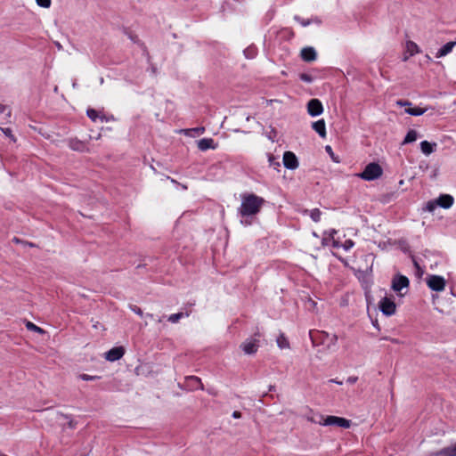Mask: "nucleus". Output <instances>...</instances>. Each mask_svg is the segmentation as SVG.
Masks as SVG:
<instances>
[{
	"label": "nucleus",
	"instance_id": "obj_27",
	"mask_svg": "<svg viewBox=\"0 0 456 456\" xmlns=\"http://www.w3.org/2000/svg\"><path fill=\"white\" fill-rule=\"evenodd\" d=\"M406 47L411 55H414L415 53H419V47L417 44L412 41H408Z\"/></svg>",
	"mask_w": 456,
	"mask_h": 456
},
{
	"label": "nucleus",
	"instance_id": "obj_22",
	"mask_svg": "<svg viewBox=\"0 0 456 456\" xmlns=\"http://www.w3.org/2000/svg\"><path fill=\"white\" fill-rule=\"evenodd\" d=\"M304 212L309 214L311 219L315 223L321 220L322 212L319 208H314L312 210L305 209Z\"/></svg>",
	"mask_w": 456,
	"mask_h": 456
},
{
	"label": "nucleus",
	"instance_id": "obj_19",
	"mask_svg": "<svg viewBox=\"0 0 456 456\" xmlns=\"http://www.w3.org/2000/svg\"><path fill=\"white\" fill-rule=\"evenodd\" d=\"M427 111V109L420 107H410L405 109V112L411 116H420L423 115Z\"/></svg>",
	"mask_w": 456,
	"mask_h": 456
},
{
	"label": "nucleus",
	"instance_id": "obj_38",
	"mask_svg": "<svg viewBox=\"0 0 456 456\" xmlns=\"http://www.w3.org/2000/svg\"><path fill=\"white\" fill-rule=\"evenodd\" d=\"M190 131H192L195 134H197L198 135H200V134H202L205 132V127L204 126H199V127H195V128L190 129ZM186 132H189V130H186ZM185 134H188V133H185Z\"/></svg>",
	"mask_w": 456,
	"mask_h": 456
},
{
	"label": "nucleus",
	"instance_id": "obj_55",
	"mask_svg": "<svg viewBox=\"0 0 456 456\" xmlns=\"http://www.w3.org/2000/svg\"><path fill=\"white\" fill-rule=\"evenodd\" d=\"M28 246H30V247H33V246H34V244H33V243H31V242H28Z\"/></svg>",
	"mask_w": 456,
	"mask_h": 456
},
{
	"label": "nucleus",
	"instance_id": "obj_11",
	"mask_svg": "<svg viewBox=\"0 0 456 456\" xmlns=\"http://www.w3.org/2000/svg\"><path fill=\"white\" fill-rule=\"evenodd\" d=\"M300 56L303 61L306 62H311L316 60L317 53L314 47L307 46L301 50Z\"/></svg>",
	"mask_w": 456,
	"mask_h": 456
},
{
	"label": "nucleus",
	"instance_id": "obj_10",
	"mask_svg": "<svg viewBox=\"0 0 456 456\" xmlns=\"http://www.w3.org/2000/svg\"><path fill=\"white\" fill-rule=\"evenodd\" d=\"M258 341L256 339H249L246 340L244 343L241 344L240 347L247 354H253L256 353L258 349Z\"/></svg>",
	"mask_w": 456,
	"mask_h": 456
},
{
	"label": "nucleus",
	"instance_id": "obj_46",
	"mask_svg": "<svg viewBox=\"0 0 456 456\" xmlns=\"http://www.w3.org/2000/svg\"><path fill=\"white\" fill-rule=\"evenodd\" d=\"M329 382H334V383H336V384L342 385V382H341V381H338V380H337V379H330V380H329Z\"/></svg>",
	"mask_w": 456,
	"mask_h": 456
},
{
	"label": "nucleus",
	"instance_id": "obj_16",
	"mask_svg": "<svg viewBox=\"0 0 456 456\" xmlns=\"http://www.w3.org/2000/svg\"><path fill=\"white\" fill-rule=\"evenodd\" d=\"M312 127L322 138L326 137V126L323 119L314 122Z\"/></svg>",
	"mask_w": 456,
	"mask_h": 456
},
{
	"label": "nucleus",
	"instance_id": "obj_58",
	"mask_svg": "<svg viewBox=\"0 0 456 456\" xmlns=\"http://www.w3.org/2000/svg\"><path fill=\"white\" fill-rule=\"evenodd\" d=\"M81 456H87V455L84 454V455H81Z\"/></svg>",
	"mask_w": 456,
	"mask_h": 456
},
{
	"label": "nucleus",
	"instance_id": "obj_43",
	"mask_svg": "<svg viewBox=\"0 0 456 456\" xmlns=\"http://www.w3.org/2000/svg\"><path fill=\"white\" fill-rule=\"evenodd\" d=\"M6 109L7 107L5 105L0 103V113L4 112Z\"/></svg>",
	"mask_w": 456,
	"mask_h": 456
},
{
	"label": "nucleus",
	"instance_id": "obj_40",
	"mask_svg": "<svg viewBox=\"0 0 456 456\" xmlns=\"http://www.w3.org/2000/svg\"><path fill=\"white\" fill-rule=\"evenodd\" d=\"M338 341V336L336 334H332L330 337V343L328 345V347H330L331 345L335 346Z\"/></svg>",
	"mask_w": 456,
	"mask_h": 456
},
{
	"label": "nucleus",
	"instance_id": "obj_6",
	"mask_svg": "<svg viewBox=\"0 0 456 456\" xmlns=\"http://www.w3.org/2000/svg\"><path fill=\"white\" fill-rule=\"evenodd\" d=\"M379 308L383 314L391 316L395 313L396 305L393 299L385 297L379 302Z\"/></svg>",
	"mask_w": 456,
	"mask_h": 456
},
{
	"label": "nucleus",
	"instance_id": "obj_45",
	"mask_svg": "<svg viewBox=\"0 0 456 456\" xmlns=\"http://www.w3.org/2000/svg\"><path fill=\"white\" fill-rule=\"evenodd\" d=\"M386 339H387V338H386ZM388 340H390L392 343H395V344L399 343V340L397 338H388Z\"/></svg>",
	"mask_w": 456,
	"mask_h": 456
},
{
	"label": "nucleus",
	"instance_id": "obj_53",
	"mask_svg": "<svg viewBox=\"0 0 456 456\" xmlns=\"http://www.w3.org/2000/svg\"><path fill=\"white\" fill-rule=\"evenodd\" d=\"M6 115H7V117H9V118H10V117H11V115H12V111H11V110H9V111H8V113H7Z\"/></svg>",
	"mask_w": 456,
	"mask_h": 456
},
{
	"label": "nucleus",
	"instance_id": "obj_8",
	"mask_svg": "<svg viewBox=\"0 0 456 456\" xmlns=\"http://www.w3.org/2000/svg\"><path fill=\"white\" fill-rule=\"evenodd\" d=\"M283 165L287 169H296L298 167L297 156L292 151H285L283 154Z\"/></svg>",
	"mask_w": 456,
	"mask_h": 456
},
{
	"label": "nucleus",
	"instance_id": "obj_56",
	"mask_svg": "<svg viewBox=\"0 0 456 456\" xmlns=\"http://www.w3.org/2000/svg\"><path fill=\"white\" fill-rule=\"evenodd\" d=\"M273 388H274V387L270 386V389H269V390H270V391H271V390H273Z\"/></svg>",
	"mask_w": 456,
	"mask_h": 456
},
{
	"label": "nucleus",
	"instance_id": "obj_17",
	"mask_svg": "<svg viewBox=\"0 0 456 456\" xmlns=\"http://www.w3.org/2000/svg\"><path fill=\"white\" fill-rule=\"evenodd\" d=\"M455 45H456V42H452V41L446 43L437 51L436 57L441 58V57L447 55L448 53H450L452 52V50Z\"/></svg>",
	"mask_w": 456,
	"mask_h": 456
},
{
	"label": "nucleus",
	"instance_id": "obj_33",
	"mask_svg": "<svg viewBox=\"0 0 456 456\" xmlns=\"http://www.w3.org/2000/svg\"><path fill=\"white\" fill-rule=\"evenodd\" d=\"M268 161L270 163V166H273L274 167H280V162L276 159V158L272 155V154H269L268 155Z\"/></svg>",
	"mask_w": 456,
	"mask_h": 456
},
{
	"label": "nucleus",
	"instance_id": "obj_24",
	"mask_svg": "<svg viewBox=\"0 0 456 456\" xmlns=\"http://www.w3.org/2000/svg\"><path fill=\"white\" fill-rule=\"evenodd\" d=\"M277 345L281 349L289 348V343L284 334H281L277 338Z\"/></svg>",
	"mask_w": 456,
	"mask_h": 456
},
{
	"label": "nucleus",
	"instance_id": "obj_12",
	"mask_svg": "<svg viewBox=\"0 0 456 456\" xmlns=\"http://www.w3.org/2000/svg\"><path fill=\"white\" fill-rule=\"evenodd\" d=\"M428 456H456V443L439 451L431 452Z\"/></svg>",
	"mask_w": 456,
	"mask_h": 456
},
{
	"label": "nucleus",
	"instance_id": "obj_31",
	"mask_svg": "<svg viewBox=\"0 0 456 456\" xmlns=\"http://www.w3.org/2000/svg\"><path fill=\"white\" fill-rule=\"evenodd\" d=\"M86 114L90 119L95 121L98 118V112L94 109H88Z\"/></svg>",
	"mask_w": 456,
	"mask_h": 456
},
{
	"label": "nucleus",
	"instance_id": "obj_26",
	"mask_svg": "<svg viewBox=\"0 0 456 456\" xmlns=\"http://www.w3.org/2000/svg\"><path fill=\"white\" fill-rule=\"evenodd\" d=\"M26 328H27L28 330H30V331H34V332H37V333H39V334H44V333H45V331L42 328H40V327L37 326L36 324H34V323H33V322H26Z\"/></svg>",
	"mask_w": 456,
	"mask_h": 456
},
{
	"label": "nucleus",
	"instance_id": "obj_30",
	"mask_svg": "<svg viewBox=\"0 0 456 456\" xmlns=\"http://www.w3.org/2000/svg\"><path fill=\"white\" fill-rule=\"evenodd\" d=\"M36 3L40 7L49 8L51 6L52 0H36Z\"/></svg>",
	"mask_w": 456,
	"mask_h": 456
},
{
	"label": "nucleus",
	"instance_id": "obj_20",
	"mask_svg": "<svg viewBox=\"0 0 456 456\" xmlns=\"http://www.w3.org/2000/svg\"><path fill=\"white\" fill-rule=\"evenodd\" d=\"M187 380L189 382H191V385L194 389H198V388L203 389L204 388L201 379L196 376H190L187 378Z\"/></svg>",
	"mask_w": 456,
	"mask_h": 456
},
{
	"label": "nucleus",
	"instance_id": "obj_23",
	"mask_svg": "<svg viewBox=\"0 0 456 456\" xmlns=\"http://www.w3.org/2000/svg\"><path fill=\"white\" fill-rule=\"evenodd\" d=\"M244 55L247 59H253L257 54V48L255 45L248 46L244 51Z\"/></svg>",
	"mask_w": 456,
	"mask_h": 456
},
{
	"label": "nucleus",
	"instance_id": "obj_36",
	"mask_svg": "<svg viewBox=\"0 0 456 456\" xmlns=\"http://www.w3.org/2000/svg\"><path fill=\"white\" fill-rule=\"evenodd\" d=\"M354 245V242L352 240H346L345 242L341 245L345 250H349Z\"/></svg>",
	"mask_w": 456,
	"mask_h": 456
},
{
	"label": "nucleus",
	"instance_id": "obj_44",
	"mask_svg": "<svg viewBox=\"0 0 456 456\" xmlns=\"http://www.w3.org/2000/svg\"><path fill=\"white\" fill-rule=\"evenodd\" d=\"M240 415H241V413L240 411H234L232 413V417L235 418V419L240 418Z\"/></svg>",
	"mask_w": 456,
	"mask_h": 456
},
{
	"label": "nucleus",
	"instance_id": "obj_51",
	"mask_svg": "<svg viewBox=\"0 0 456 456\" xmlns=\"http://www.w3.org/2000/svg\"><path fill=\"white\" fill-rule=\"evenodd\" d=\"M337 233V231L336 230H331L330 232V236H333V234Z\"/></svg>",
	"mask_w": 456,
	"mask_h": 456
},
{
	"label": "nucleus",
	"instance_id": "obj_49",
	"mask_svg": "<svg viewBox=\"0 0 456 456\" xmlns=\"http://www.w3.org/2000/svg\"><path fill=\"white\" fill-rule=\"evenodd\" d=\"M12 240H13L14 242H16V243H20V242H21V240H20V239L16 238V237H14Z\"/></svg>",
	"mask_w": 456,
	"mask_h": 456
},
{
	"label": "nucleus",
	"instance_id": "obj_7",
	"mask_svg": "<svg viewBox=\"0 0 456 456\" xmlns=\"http://www.w3.org/2000/svg\"><path fill=\"white\" fill-rule=\"evenodd\" d=\"M323 107L322 103L319 99H311L307 102V112L312 117L319 116L322 113Z\"/></svg>",
	"mask_w": 456,
	"mask_h": 456
},
{
	"label": "nucleus",
	"instance_id": "obj_29",
	"mask_svg": "<svg viewBox=\"0 0 456 456\" xmlns=\"http://www.w3.org/2000/svg\"><path fill=\"white\" fill-rule=\"evenodd\" d=\"M1 131L7 136L9 137L12 142H16V138L14 137V135L12 134V131L11 128H3L1 127L0 128Z\"/></svg>",
	"mask_w": 456,
	"mask_h": 456
},
{
	"label": "nucleus",
	"instance_id": "obj_35",
	"mask_svg": "<svg viewBox=\"0 0 456 456\" xmlns=\"http://www.w3.org/2000/svg\"><path fill=\"white\" fill-rule=\"evenodd\" d=\"M437 201H428L426 209L429 212H433L437 207Z\"/></svg>",
	"mask_w": 456,
	"mask_h": 456
},
{
	"label": "nucleus",
	"instance_id": "obj_47",
	"mask_svg": "<svg viewBox=\"0 0 456 456\" xmlns=\"http://www.w3.org/2000/svg\"><path fill=\"white\" fill-rule=\"evenodd\" d=\"M333 247H334V248H338V247H340L339 242H338V241H337V240H333Z\"/></svg>",
	"mask_w": 456,
	"mask_h": 456
},
{
	"label": "nucleus",
	"instance_id": "obj_9",
	"mask_svg": "<svg viewBox=\"0 0 456 456\" xmlns=\"http://www.w3.org/2000/svg\"><path fill=\"white\" fill-rule=\"evenodd\" d=\"M125 354V348L123 346H115L105 353L106 360L115 362L123 357Z\"/></svg>",
	"mask_w": 456,
	"mask_h": 456
},
{
	"label": "nucleus",
	"instance_id": "obj_57",
	"mask_svg": "<svg viewBox=\"0 0 456 456\" xmlns=\"http://www.w3.org/2000/svg\"><path fill=\"white\" fill-rule=\"evenodd\" d=\"M158 322H162V319H161V318H159Z\"/></svg>",
	"mask_w": 456,
	"mask_h": 456
},
{
	"label": "nucleus",
	"instance_id": "obj_34",
	"mask_svg": "<svg viewBox=\"0 0 456 456\" xmlns=\"http://www.w3.org/2000/svg\"><path fill=\"white\" fill-rule=\"evenodd\" d=\"M295 20L299 22L303 27H306L311 24V20H305L299 16H295Z\"/></svg>",
	"mask_w": 456,
	"mask_h": 456
},
{
	"label": "nucleus",
	"instance_id": "obj_48",
	"mask_svg": "<svg viewBox=\"0 0 456 456\" xmlns=\"http://www.w3.org/2000/svg\"><path fill=\"white\" fill-rule=\"evenodd\" d=\"M68 425H69V428H75V423H74V421H73L72 419L69 421V424H68Z\"/></svg>",
	"mask_w": 456,
	"mask_h": 456
},
{
	"label": "nucleus",
	"instance_id": "obj_42",
	"mask_svg": "<svg viewBox=\"0 0 456 456\" xmlns=\"http://www.w3.org/2000/svg\"><path fill=\"white\" fill-rule=\"evenodd\" d=\"M358 378L354 376H351L347 378L346 382L349 384H354L357 381Z\"/></svg>",
	"mask_w": 456,
	"mask_h": 456
},
{
	"label": "nucleus",
	"instance_id": "obj_25",
	"mask_svg": "<svg viewBox=\"0 0 456 456\" xmlns=\"http://www.w3.org/2000/svg\"><path fill=\"white\" fill-rule=\"evenodd\" d=\"M189 314H190L189 313H185V314H183V313H182V312H181V313H177V314H171V315H169V316H168L167 320H168V322H172V323H176V322H179V320H180L182 317H183L184 315H185V316H189Z\"/></svg>",
	"mask_w": 456,
	"mask_h": 456
},
{
	"label": "nucleus",
	"instance_id": "obj_37",
	"mask_svg": "<svg viewBox=\"0 0 456 456\" xmlns=\"http://www.w3.org/2000/svg\"><path fill=\"white\" fill-rule=\"evenodd\" d=\"M129 308H130L134 313H135L136 314H138L139 316H142V315H143V313H142V309H141L140 307H138L137 305H129Z\"/></svg>",
	"mask_w": 456,
	"mask_h": 456
},
{
	"label": "nucleus",
	"instance_id": "obj_14",
	"mask_svg": "<svg viewBox=\"0 0 456 456\" xmlns=\"http://www.w3.org/2000/svg\"><path fill=\"white\" fill-rule=\"evenodd\" d=\"M198 148L199 150L205 151L208 149L215 150L216 148V144L215 143L212 138H203L198 141Z\"/></svg>",
	"mask_w": 456,
	"mask_h": 456
},
{
	"label": "nucleus",
	"instance_id": "obj_28",
	"mask_svg": "<svg viewBox=\"0 0 456 456\" xmlns=\"http://www.w3.org/2000/svg\"><path fill=\"white\" fill-rule=\"evenodd\" d=\"M78 379L85 380V381H93L97 380L100 379V376H92L88 374H79Z\"/></svg>",
	"mask_w": 456,
	"mask_h": 456
},
{
	"label": "nucleus",
	"instance_id": "obj_50",
	"mask_svg": "<svg viewBox=\"0 0 456 456\" xmlns=\"http://www.w3.org/2000/svg\"><path fill=\"white\" fill-rule=\"evenodd\" d=\"M322 335L324 336L325 338H329L330 337L329 333H327L325 331H322Z\"/></svg>",
	"mask_w": 456,
	"mask_h": 456
},
{
	"label": "nucleus",
	"instance_id": "obj_32",
	"mask_svg": "<svg viewBox=\"0 0 456 456\" xmlns=\"http://www.w3.org/2000/svg\"><path fill=\"white\" fill-rule=\"evenodd\" d=\"M299 78L304 81V82H306V83H312L314 78L311 75L309 74H306V73H301L299 75Z\"/></svg>",
	"mask_w": 456,
	"mask_h": 456
},
{
	"label": "nucleus",
	"instance_id": "obj_21",
	"mask_svg": "<svg viewBox=\"0 0 456 456\" xmlns=\"http://www.w3.org/2000/svg\"><path fill=\"white\" fill-rule=\"evenodd\" d=\"M417 137H418L417 132L415 130H413V129H411L406 134V135L404 137V140L403 142V144H407V143L413 142H415L417 140Z\"/></svg>",
	"mask_w": 456,
	"mask_h": 456
},
{
	"label": "nucleus",
	"instance_id": "obj_4",
	"mask_svg": "<svg viewBox=\"0 0 456 456\" xmlns=\"http://www.w3.org/2000/svg\"><path fill=\"white\" fill-rule=\"evenodd\" d=\"M322 422H320V424L323 426H337L343 428H349L351 427V420L345 418L330 415L325 418L322 417Z\"/></svg>",
	"mask_w": 456,
	"mask_h": 456
},
{
	"label": "nucleus",
	"instance_id": "obj_3",
	"mask_svg": "<svg viewBox=\"0 0 456 456\" xmlns=\"http://www.w3.org/2000/svg\"><path fill=\"white\" fill-rule=\"evenodd\" d=\"M410 285L409 279L400 273L395 274L392 279L391 288L400 297H403L406 292L403 293V289H408Z\"/></svg>",
	"mask_w": 456,
	"mask_h": 456
},
{
	"label": "nucleus",
	"instance_id": "obj_13",
	"mask_svg": "<svg viewBox=\"0 0 456 456\" xmlns=\"http://www.w3.org/2000/svg\"><path fill=\"white\" fill-rule=\"evenodd\" d=\"M68 144L71 150L76 151L84 152L88 151L86 144L77 138L69 139Z\"/></svg>",
	"mask_w": 456,
	"mask_h": 456
},
{
	"label": "nucleus",
	"instance_id": "obj_54",
	"mask_svg": "<svg viewBox=\"0 0 456 456\" xmlns=\"http://www.w3.org/2000/svg\"><path fill=\"white\" fill-rule=\"evenodd\" d=\"M147 316L152 318L153 314H147Z\"/></svg>",
	"mask_w": 456,
	"mask_h": 456
},
{
	"label": "nucleus",
	"instance_id": "obj_2",
	"mask_svg": "<svg viewBox=\"0 0 456 456\" xmlns=\"http://www.w3.org/2000/svg\"><path fill=\"white\" fill-rule=\"evenodd\" d=\"M383 174L382 167L376 162L369 163L363 171L360 173L358 175L362 180L365 181H373L379 178Z\"/></svg>",
	"mask_w": 456,
	"mask_h": 456
},
{
	"label": "nucleus",
	"instance_id": "obj_15",
	"mask_svg": "<svg viewBox=\"0 0 456 456\" xmlns=\"http://www.w3.org/2000/svg\"><path fill=\"white\" fill-rule=\"evenodd\" d=\"M437 205L443 208H450L453 204V197L449 194H442L436 200Z\"/></svg>",
	"mask_w": 456,
	"mask_h": 456
},
{
	"label": "nucleus",
	"instance_id": "obj_18",
	"mask_svg": "<svg viewBox=\"0 0 456 456\" xmlns=\"http://www.w3.org/2000/svg\"><path fill=\"white\" fill-rule=\"evenodd\" d=\"M436 147V142L431 143L428 141H423L420 142V150L422 153H424L425 155H430L432 152L435 151Z\"/></svg>",
	"mask_w": 456,
	"mask_h": 456
},
{
	"label": "nucleus",
	"instance_id": "obj_39",
	"mask_svg": "<svg viewBox=\"0 0 456 456\" xmlns=\"http://www.w3.org/2000/svg\"><path fill=\"white\" fill-rule=\"evenodd\" d=\"M396 104L399 106H408V108L412 105V103L407 100H399L396 102Z\"/></svg>",
	"mask_w": 456,
	"mask_h": 456
},
{
	"label": "nucleus",
	"instance_id": "obj_1",
	"mask_svg": "<svg viewBox=\"0 0 456 456\" xmlns=\"http://www.w3.org/2000/svg\"><path fill=\"white\" fill-rule=\"evenodd\" d=\"M265 203V200L261 197H258L253 193L245 194L241 198V205L239 208V213L242 217H245V220H241V224L245 225L251 224V221L248 220L249 216H253L256 215L263 204Z\"/></svg>",
	"mask_w": 456,
	"mask_h": 456
},
{
	"label": "nucleus",
	"instance_id": "obj_41",
	"mask_svg": "<svg viewBox=\"0 0 456 456\" xmlns=\"http://www.w3.org/2000/svg\"><path fill=\"white\" fill-rule=\"evenodd\" d=\"M325 150L328 153H330V155L331 156V158L336 161V162H338V160H337L335 158H334V154H333V151H332V149L330 145H327L325 147Z\"/></svg>",
	"mask_w": 456,
	"mask_h": 456
},
{
	"label": "nucleus",
	"instance_id": "obj_5",
	"mask_svg": "<svg viewBox=\"0 0 456 456\" xmlns=\"http://www.w3.org/2000/svg\"><path fill=\"white\" fill-rule=\"evenodd\" d=\"M427 284L434 291H443L445 288V280L442 276L430 275L427 278Z\"/></svg>",
	"mask_w": 456,
	"mask_h": 456
},
{
	"label": "nucleus",
	"instance_id": "obj_52",
	"mask_svg": "<svg viewBox=\"0 0 456 456\" xmlns=\"http://www.w3.org/2000/svg\"><path fill=\"white\" fill-rule=\"evenodd\" d=\"M309 335H310V337H311V339H312L313 343H314V338H313L312 331H310V332H309Z\"/></svg>",
	"mask_w": 456,
	"mask_h": 456
}]
</instances>
